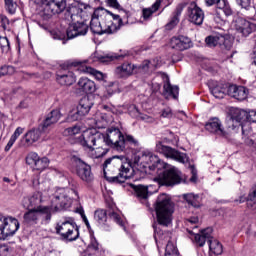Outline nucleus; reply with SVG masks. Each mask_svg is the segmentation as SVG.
Instances as JSON below:
<instances>
[{
	"label": "nucleus",
	"mask_w": 256,
	"mask_h": 256,
	"mask_svg": "<svg viewBox=\"0 0 256 256\" xmlns=\"http://www.w3.org/2000/svg\"><path fill=\"white\" fill-rule=\"evenodd\" d=\"M71 162L75 167L76 175L81 181H85L86 183L93 181V172H91V166L89 164L79 158V156H72Z\"/></svg>",
	"instance_id": "1a4fd4ad"
},
{
	"label": "nucleus",
	"mask_w": 256,
	"mask_h": 256,
	"mask_svg": "<svg viewBox=\"0 0 256 256\" xmlns=\"http://www.w3.org/2000/svg\"><path fill=\"white\" fill-rule=\"evenodd\" d=\"M156 219L158 225L169 227L173 221V203L167 194H160L155 203Z\"/></svg>",
	"instance_id": "20e7f679"
},
{
	"label": "nucleus",
	"mask_w": 256,
	"mask_h": 256,
	"mask_svg": "<svg viewBox=\"0 0 256 256\" xmlns=\"http://www.w3.org/2000/svg\"><path fill=\"white\" fill-rule=\"evenodd\" d=\"M73 203L71 197L67 195V192L63 188H59L53 194L52 197V207L54 211H63L64 209H69Z\"/></svg>",
	"instance_id": "f8f14e48"
},
{
	"label": "nucleus",
	"mask_w": 256,
	"mask_h": 256,
	"mask_svg": "<svg viewBox=\"0 0 256 256\" xmlns=\"http://www.w3.org/2000/svg\"><path fill=\"white\" fill-rule=\"evenodd\" d=\"M43 201V196L41 192H35L30 197H25L23 199V205L26 209H35V207H41V202Z\"/></svg>",
	"instance_id": "c756f323"
},
{
	"label": "nucleus",
	"mask_w": 256,
	"mask_h": 256,
	"mask_svg": "<svg viewBox=\"0 0 256 256\" xmlns=\"http://www.w3.org/2000/svg\"><path fill=\"white\" fill-rule=\"evenodd\" d=\"M94 103L89 96H84L76 109H73L68 114V121H79L85 117V115H88L91 111V107H93Z\"/></svg>",
	"instance_id": "6e6552de"
},
{
	"label": "nucleus",
	"mask_w": 256,
	"mask_h": 256,
	"mask_svg": "<svg viewBox=\"0 0 256 256\" xmlns=\"http://www.w3.org/2000/svg\"><path fill=\"white\" fill-rule=\"evenodd\" d=\"M165 256H179V250H177L175 242L168 241L165 249Z\"/></svg>",
	"instance_id": "49530a36"
},
{
	"label": "nucleus",
	"mask_w": 256,
	"mask_h": 256,
	"mask_svg": "<svg viewBox=\"0 0 256 256\" xmlns=\"http://www.w3.org/2000/svg\"><path fill=\"white\" fill-rule=\"evenodd\" d=\"M228 95L237 99V101H245L249 97V89L245 86L229 85L228 86Z\"/></svg>",
	"instance_id": "a878e982"
},
{
	"label": "nucleus",
	"mask_w": 256,
	"mask_h": 256,
	"mask_svg": "<svg viewBox=\"0 0 256 256\" xmlns=\"http://www.w3.org/2000/svg\"><path fill=\"white\" fill-rule=\"evenodd\" d=\"M67 9V0H47L44 11L48 15H59Z\"/></svg>",
	"instance_id": "5701e85b"
},
{
	"label": "nucleus",
	"mask_w": 256,
	"mask_h": 256,
	"mask_svg": "<svg viewBox=\"0 0 256 256\" xmlns=\"http://www.w3.org/2000/svg\"><path fill=\"white\" fill-rule=\"evenodd\" d=\"M59 119H61V111L52 110L50 113L47 114L43 122L40 124L42 131L49 134V128L53 127L55 123H58Z\"/></svg>",
	"instance_id": "393cba45"
},
{
	"label": "nucleus",
	"mask_w": 256,
	"mask_h": 256,
	"mask_svg": "<svg viewBox=\"0 0 256 256\" xmlns=\"http://www.w3.org/2000/svg\"><path fill=\"white\" fill-rule=\"evenodd\" d=\"M131 187L134 191V195L141 201V203H145L146 207H149V202H147V199H149V195H151V192H149V186L146 185H135L131 184Z\"/></svg>",
	"instance_id": "cd10ccee"
},
{
	"label": "nucleus",
	"mask_w": 256,
	"mask_h": 256,
	"mask_svg": "<svg viewBox=\"0 0 256 256\" xmlns=\"http://www.w3.org/2000/svg\"><path fill=\"white\" fill-rule=\"evenodd\" d=\"M229 128L232 131H239V127L242 129V135H245V125L247 124V110L236 108L228 121Z\"/></svg>",
	"instance_id": "ddd939ff"
},
{
	"label": "nucleus",
	"mask_w": 256,
	"mask_h": 256,
	"mask_svg": "<svg viewBox=\"0 0 256 256\" xmlns=\"http://www.w3.org/2000/svg\"><path fill=\"white\" fill-rule=\"evenodd\" d=\"M149 65H151V61L144 60L141 65L137 66L136 71H149Z\"/></svg>",
	"instance_id": "4d7b16f0"
},
{
	"label": "nucleus",
	"mask_w": 256,
	"mask_h": 256,
	"mask_svg": "<svg viewBox=\"0 0 256 256\" xmlns=\"http://www.w3.org/2000/svg\"><path fill=\"white\" fill-rule=\"evenodd\" d=\"M160 7H161V0H156L155 3L151 5V7L143 8L142 9L143 21H151V19H153V14L157 13Z\"/></svg>",
	"instance_id": "72a5a7b5"
},
{
	"label": "nucleus",
	"mask_w": 256,
	"mask_h": 256,
	"mask_svg": "<svg viewBox=\"0 0 256 256\" xmlns=\"http://www.w3.org/2000/svg\"><path fill=\"white\" fill-rule=\"evenodd\" d=\"M208 245L211 253H214V255L223 254V244H221V242L218 240L210 238Z\"/></svg>",
	"instance_id": "79ce46f5"
},
{
	"label": "nucleus",
	"mask_w": 256,
	"mask_h": 256,
	"mask_svg": "<svg viewBox=\"0 0 256 256\" xmlns=\"http://www.w3.org/2000/svg\"><path fill=\"white\" fill-rule=\"evenodd\" d=\"M211 93L213 97L216 99H223L225 95H229V86L222 85V86H216L211 90Z\"/></svg>",
	"instance_id": "a19ab883"
},
{
	"label": "nucleus",
	"mask_w": 256,
	"mask_h": 256,
	"mask_svg": "<svg viewBox=\"0 0 256 256\" xmlns=\"http://www.w3.org/2000/svg\"><path fill=\"white\" fill-rule=\"evenodd\" d=\"M205 3L207 7H211L216 3L218 9H220V11H223L226 17L233 15V10H231V6H229V2H227V0H205Z\"/></svg>",
	"instance_id": "7c9ffc66"
},
{
	"label": "nucleus",
	"mask_w": 256,
	"mask_h": 256,
	"mask_svg": "<svg viewBox=\"0 0 256 256\" xmlns=\"http://www.w3.org/2000/svg\"><path fill=\"white\" fill-rule=\"evenodd\" d=\"M187 15L190 23H193L194 25H203L205 13L199 6H197V3L192 2L189 4Z\"/></svg>",
	"instance_id": "a211bd4d"
},
{
	"label": "nucleus",
	"mask_w": 256,
	"mask_h": 256,
	"mask_svg": "<svg viewBox=\"0 0 256 256\" xmlns=\"http://www.w3.org/2000/svg\"><path fill=\"white\" fill-rule=\"evenodd\" d=\"M88 26L85 22L78 20L69 25L66 35L68 39H75V37H81V35H87Z\"/></svg>",
	"instance_id": "6ab92c4d"
},
{
	"label": "nucleus",
	"mask_w": 256,
	"mask_h": 256,
	"mask_svg": "<svg viewBox=\"0 0 256 256\" xmlns=\"http://www.w3.org/2000/svg\"><path fill=\"white\" fill-rule=\"evenodd\" d=\"M78 87L84 93H95V91H97L95 82L89 78H80L78 81Z\"/></svg>",
	"instance_id": "473e14b6"
},
{
	"label": "nucleus",
	"mask_w": 256,
	"mask_h": 256,
	"mask_svg": "<svg viewBox=\"0 0 256 256\" xmlns=\"http://www.w3.org/2000/svg\"><path fill=\"white\" fill-rule=\"evenodd\" d=\"M141 163H143L144 169L150 175H157L154 178V181L160 185H165L166 187H173V185H179L183 178H181V172L175 168H169V164L165 163L163 160L159 159V157L153 152L149 150H145L142 152V156L140 157Z\"/></svg>",
	"instance_id": "f257e3e1"
},
{
	"label": "nucleus",
	"mask_w": 256,
	"mask_h": 256,
	"mask_svg": "<svg viewBox=\"0 0 256 256\" xmlns=\"http://www.w3.org/2000/svg\"><path fill=\"white\" fill-rule=\"evenodd\" d=\"M19 227V220L0 213V239L13 237V235L19 231Z\"/></svg>",
	"instance_id": "0eeeda50"
},
{
	"label": "nucleus",
	"mask_w": 256,
	"mask_h": 256,
	"mask_svg": "<svg viewBox=\"0 0 256 256\" xmlns=\"http://www.w3.org/2000/svg\"><path fill=\"white\" fill-rule=\"evenodd\" d=\"M97 9L94 10L90 21V30L96 35H103V29L101 28V16H97Z\"/></svg>",
	"instance_id": "f704fd0d"
},
{
	"label": "nucleus",
	"mask_w": 256,
	"mask_h": 256,
	"mask_svg": "<svg viewBox=\"0 0 256 256\" xmlns=\"http://www.w3.org/2000/svg\"><path fill=\"white\" fill-rule=\"evenodd\" d=\"M123 18H121V16L119 15H115L113 13L110 12L111 15V21H118V25H123V21L124 23H129V17H131V12L127 11V10H122Z\"/></svg>",
	"instance_id": "37998d69"
},
{
	"label": "nucleus",
	"mask_w": 256,
	"mask_h": 256,
	"mask_svg": "<svg viewBox=\"0 0 256 256\" xmlns=\"http://www.w3.org/2000/svg\"><path fill=\"white\" fill-rule=\"evenodd\" d=\"M118 131L120 133V141L122 142V148L121 149H114L115 151H118L119 153H123L125 149H127V145H133V147H139V140L135 139L132 135H123V132L117 127H110V131Z\"/></svg>",
	"instance_id": "bb28decb"
},
{
	"label": "nucleus",
	"mask_w": 256,
	"mask_h": 256,
	"mask_svg": "<svg viewBox=\"0 0 256 256\" xmlns=\"http://www.w3.org/2000/svg\"><path fill=\"white\" fill-rule=\"evenodd\" d=\"M5 9L10 15H15L17 11V3L14 0H4Z\"/></svg>",
	"instance_id": "09e8293b"
},
{
	"label": "nucleus",
	"mask_w": 256,
	"mask_h": 256,
	"mask_svg": "<svg viewBox=\"0 0 256 256\" xmlns=\"http://www.w3.org/2000/svg\"><path fill=\"white\" fill-rule=\"evenodd\" d=\"M183 13V7H177L176 13L171 17L169 22L165 25L166 31H171L172 29H175L177 25L179 24V16Z\"/></svg>",
	"instance_id": "58836bf2"
},
{
	"label": "nucleus",
	"mask_w": 256,
	"mask_h": 256,
	"mask_svg": "<svg viewBox=\"0 0 256 256\" xmlns=\"http://www.w3.org/2000/svg\"><path fill=\"white\" fill-rule=\"evenodd\" d=\"M41 217L46 219V221H51V209L47 206L30 208L29 211L24 214V221L26 223H37Z\"/></svg>",
	"instance_id": "9b49d317"
},
{
	"label": "nucleus",
	"mask_w": 256,
	"mask_h": 256,
	"mask_svg": "<svg viewBox=\"0 0 256 256\" xmlns=\"http://www.w3.org/2000/svg\"><path fill=\"white\" fill-rule=\"evenodd\" d=\"M170 47L176 51H187L193 47V42L187 36H174L170 40Z\"/></svg>",
	"instance_id": "4be33fe9"
},
{
	"label": "nucleus",
	"mask_w": 256,
	"mask_h": 256,
	"mask_svg": "<svg viewBox=\"0 0 256 256\" xmlns=\"http://www.w3.org/2000/svg\"><path fill=\"white\" fill-rule=\"evenodd\" d=\"M89 247L90 249H93V251H99V242L95 239H92Z\"/></svg>",
	"instance_id": "69168bd1"
},
{
	"label": "nucleus",
	"mask_w": 256,
	"mask_h": 256,
	"mask_svg": "<svg viewBox=\"0 0 256 256\" xmlns=\"http://www.w3.org/2000/svg\"><path fill=\"white\" fill-rule=\"evenodd\" d=\"M103 171L104 177L112 183H125L135 173L131 162L125 156H113L105 160Z\"/></svg>",
	"instance_id": "7ed1b4c3"
},
{
	"label": "nucleus",
	"mask_w": 256,
	"mask_h": 256,
	"mask_svg": "<svg viewBox=\"0 0 256 256\" xmlns=\"http://www.w3.org/2000/svg\"><path fill=\"white\" fill-rule=\"evenodd\" d=\"M121 133L118 130L108 128L106 134L95 130H86L79 138L80 145L85 149H93V147L110 146L111 149H123L121 142Z\"/></svg>",
	"instance_id": "f03ea898"
},
{
	"label": "nucleus",
	"mask_w": 256,
	"mask_h": 256,
	"mask_svg": "<svg viewBox=\"0 0 256 256\" xmlns=\"http://www.w3.org/2000/svg\"><path fill=\"white\" fill-rule=\"evenodd\" d=\"M163 235L165 234L163 233L161 228L159 226H154V239L156 243H158L159 240L163 239Z\"/></svg>",
	"instance_id": "5fc2aeb1"
},
{
	"label": "nucleus",
	"mask_w": 256,
	"mask_h": 256,
	"mask_svg": "<svg viewBox=\"0 0 256 256\" xmlns=\"http://www.w3.org/2000/svg\"><path fill=\"white\" fill-rule=\"evenodd\" d=\"M156 151L164 155V157H167V159H173L174 161H178V163H187L189 161L187 154L179 152V150L170 146H166L163 142L156 144Z\"/></svg>",
	"instance_id": "9d476101"
},
{
	"label": "nucleus",
	"mask_w": 256,
	"mask_h": 256,
	"mask_svg": "<svg viewBox=\"0 0 256 256\" xmlns=\"http://www.w3.org/2000/svg\"><path fill=\"white\" fill-rule=\"evenodd\" d=\"M55 231L62 241L71 242L79 239V228L75 223V219L71 217H64L59 220L56 224Z\"/></svg>",
	"instance_id": "39448f33"
},
{
	"label": "nucleus",
	"mask_w": 256,
	"mask_h": 256,
	"mask_svg": "<svg viewBox=\"0 0 256 256\" xmlns=\"http://www.w3.org/2000/svg\"><path fill=\"white\" fill-rule=\"evenodd\" d=\"M190 171L192 173V177L190 178V181H192V183H195V181H197V169L191 166Z\"/></svg>",
	"instance_id": "774afa93"
},
{
	"label": "nucleus",
	"mask_w": 256,
	"mask_h": 256,
	"mask_svg": "<svg viewBox=\"0 0 256 256\" xmlns=\"http://www.w3.org/2000/svg\"><path fill=\"white\" fill-rule=\"evenodd\" d=\"M15 73V67L13 66H2L0 68V77H5V75H13Z\"/></svg>",
	"instance_id": "603ef678"
},
{
	"label": "nucleus",
	"mask_w": 256,
	"mask_h": 256,
	"mask_svg": "<svg viewBox=\"0 0 256 256\" xmlns=\"http://www.w3.org/2000/svg\"><path fill=\"white\" fill-rule=\"evenodd\" d=\"M24 131H25L24 128L17 127L14 133L12 134L11 138L14 139V141H17V139H19V136L23 135Z\"/></svg>",
	"instance_id": "680f3d73"
},
{
	"label": "nucleus",
	"mask_w": 256,
	"mask_h": 256,
	"mask_svg": "<svg viewBox=\"0 0 256 256\" xmlns=\"http://www.w3.org/2000/svg\"><path fill=\"white\" fill-rule=\"evenodd\" d=\"M206 131L216 135V137H222L223 139L229 138V132L225 131L223 128V124H221V120L219 118L210 119L205 125Z\"/></svg>",
	"instance_id": "f3484780"
},
{
	"label": "nucleus",
	"mask_w": 256,
	"mask_h": 256,
	"mask_svg": "<svg viewBox=\"0 0 256 256\" xmlns=\"http://www.w3.org/2000/svg\"><path fill=\"white\" fill-rule=\"evenodd\" d=\"M0 256H9V247L0 245Z\"/></svg>",
	"instance_id": "338daca9"
},
{
	"label": "nucleus",
	"mask_w": 256,
	"mask_h": 256,
	"mask_svg": "<svg viewBox=\"0 0 256 256\" xmlns=\"http://www.w3.org/2000/svg\"><path fill=\"white\" fill-rule=\"evenodd\" d=\"M39 160V154L36 152H30L26 156V164L32 167V169L35 167L37 161Z\"/></svg>",
	"instance_id": "de8ad7c7"
},
{
	"label": "nucleus",
	"mask_w": 256,
	"mask_h": 256,
	"mask_svg": "<svg viewBox=\"0 0 256 256\" xmlns=\"http://www.w3.org/2000/svg\"><path fill=\"white\" fill-rule=\"evenodd\" d=\"M51 37L54 39H58L59 41H63L65 39V34L61 33L60 31L53 30L50 32Z\"/></svg>",
	"instance_id": "13d9d810"
},
{
	"label": "nucleus",
	"mask_w": 256,
	"mask_h": 256,
	"mask_svg": "<svg viewBox=\"0 0 256 256\" xmlns=\"http://www.w3.org/2000/svg\"><path fill=\"white\" fill-rule=\"evenodd\" d=\"M183 199L186 201V203L190 207H193L194 209H199V207H201V198L199 197V194H195V193L184 194Z\"/></svg>",
	"instance_id": "4c0bfd02"
},
{
	"label": "nucleus",
	"mask_w": 256,
	"mask_h": 256,
	"mask_svg": "<svg viewBox=\"0 0 256 256\" xmlns=\"http://www.w3.org/2000/svg\"><path fill=\"white\" fill-rule=\"evenodd\" d=\"M79 133H81V127L79 126L69 127L64 130V135L69 137H73V135H79Z\"/></svg>",
	"instance_id": "3c124183"
},
{
	"label": "nucleus",
	"mask_w": 256,
	"mask_h": 256,
	"mask_svg": "<svg viewBox=\"0 0 256 256\" xmlns=\"http://www.w3.org/2000/svg\"><path fill=\"white\" fill-rule=\"evenodd\" d=\"M95 15L101 19L102 35H105V33L111 35L115 31V25H113V21L111 20V12L104 8H97Z\"/></svg>",
	"instance_id": "dca6fc26"
},
{
	"label": "nucleus",
	"mask_w": 256,
	"mask_h": 256,
	"mask_svg": "<svg viewBox=\"0 0 256 256\" xmlns=\"http://www.w3.org/2000/svg\"><path fill=\"white\" fill-rule=\"evenodd\" d=\"M163 89V95L166 99H170V97H172V99H178L179 86H173L171 85V82L167 81L166 83H164Z\"/></svg>",
	"instance_id": "c9c22d12"
},
{
	"label": "nucleus",
	"mask_w": 256,
	"mask_h": 256,
	"mask_svg": "<svg viewBox=\"0 0 256 256\" xmlns=\"http://www.w3.org/2000/svg\"><path fill=\"white\" fill-rule=\"evenodd\" d=\"M94 221L102 231H111V224L107 220V211L104 209H98L94 213Z\"/></svg>",
	"instance_id": "c85d7f7f"
},
{
	"label": "nucleus",
	"mask_w": 256,
	"mask_h": 256,
	"mask_svg": "<svg viewBox=\"0 0 256 256\" xmlns=\"http://www.w3.org/2000/svg\"><path fill=\"white\" fill-rule=\"evenodd\" d=\"M160 116L164 119H171L173 118V110H171L169 107L164 108L162 109Z\"/></svg>",
	"instance_id": "6e6d98bb"
},
{
	"label": "nucleus",
	"mask_w": 256,
	"mask_h": 256,
	"mask_svg": "<svg viewBox=\"0 0 256 256\" xmlns=\"http://www.w3.org/2000/svg\"><path fill=\"white\" fill-rule=\"evenodd\" d=\"M49 167V158L47 157H39L36 161V165H34L35 171H45Z\"/></svg>",
	"instance_id": "a18cd8bd"
},
{
	"label": "nucleus",
	"mask_w": 256,
	"mask_h": 256,
	"mask_svg": "<svg viewBox=\"0 0 256 256\" xmlns=\"http://www.w3.org/2000/svg\"><path fill=\"white\" fill-rule=\"evenodd\" d=\"M109 145L107 144H102V146H96V148H91L89 151L90 157L92 159H100V157H105L107 153L109 152Z\"/></svg>",
	"instance_id": "e433bc0d"
},
{
	"label": "nucleus",
	"mask_w": 256,
	"mask_h": 256,
	"mask_svg": "<svg viewBox=\"0 0 256 256\" xmlns=\"http://www.w3.org/2000/svg\"><path fill=\"white\" fill-rule=\"evenodd\" d=\"M205 41L209 47H219L221 51H231L233 47V41L221 34L208 36Z\"/></svg>",
	"instance_id": "4468645a"
},
{
	"label": "nucleus",
	"mask_w": 256,
	"mask_h": 256,
	"mask_svg": "<svg viewBox=\"0 0 256 256\" xmlns=\"http://www.w3.org/2000/svg\"><path fill=\"white\" fill-rule=\"evenodd\" d=\"M79 213H80L82 221H84L87 229H91V224H89V220L87 219V216L85 215V211L84 210H80Z\"/></svg>",
	"instance_id": "0e129e2a"
},
{
	"label": "nucleus",
	"mask_w": 256,
	"mask_h": 256,
	"mask_svg": "<svg viewBox=\"0 0 256 256\" xmlns=\"http://www.w3.org/2000/svg\"><path fill=\"white\" fill-rule=\"evenodd\" d=\"M114 93H119V82H111L106 88V94L103 95L104 99H109Z\"/></svg>",
	"instance_id": "c03bdc74"
},
{
	"label": "nucleus",
	"mask_w": 256,
	"mask_h": 256,
	"mask_svg": "<svg viewBox=\"0 0 256 256\" xmlns=\"http://www.w3.org/2000/svg\"><path fill=\"white\" fill-rule=\"evenodd\" d=\"M56 81L59 85L69 87L76 81L75 73L69 69L61 68L56 72Z\"/></svg>",
	"instance_id": "412c9836"
},
{
	"label": "nucleus",
	"mask_w": 256,
	"mask_h": 256,
	"mask_svg": "<svg viewBox=\"0 0 256 256\" xmlns=\"http://www.w3.org/2000/svg\"><path fill=\"white\" fill-rule=\"evenodd\" d=\"M110 219L114 220L115 223H117L118 225H120L121 227H123V221H121V216L115 212H112L110 214Z\"/></svg>",
	"instance_id": "e2e57ef3"
},
{
	"label": "nucleus",
	"mask_w": 256,
	"mask_h": 256,
	"mask_svg": "<svg viewBox=\"0 0 256 256\" xmlns=\"http://www.w3.org/2000/svg\"><path fill=\"white\" fill-rule=\"evenodd\" d=\"M41 139L42 141H49V139H51V136H49L47 132H44L41 126L38 128H32L24 135L25 145L27 147H31L33 143H37V141Z\"/></svg>",
	"instance_id": "2eb2a0df"
},
{
	"label": "nucleus",
	"mask_w": 256,
	"mask_h": 256,
	"mask_svg": "<svg viewBox=\"0 0 256 256\" xmlns=\"http://www.w3.org/2000/svg\"><path fill=\"white\" fill-rule=\"evenodd\" d=\"M68 17L71 18V21L74 23L76 21H81V17L83 16V9L79 8V6H70L67 10Z\"/></svg>",
	"instance_id": "ea45409f"
},
{
	"label": "nucleus",
	"mask_w": 256,
	"mask_h": 256,
	"mask_svg": "<svg viewBox=\"0 0 256 256\" xmlns=\"http://www.w3.org/2000/svg\"><path fill=\"white\" fill-rule=\"evenodd\" d=\"M106 5L112 7V9H121V4H119V1L117 0H106Z\"/></svg>",
	"instance_id": "052dcab7"
},
{
	"label": "nucleus",
	"mask_w": 256,
	"mask_h": 256,
	"mask_svg": "<svg viewBox=\"0 0 256 256\" xmlns=\"http://www.w3.org/2000/svg\"><path fill=\"white\" fill-rule=\"evenodd\" d=\"M236 3L242 7V9H249V7H251V0H236Z\"/></svg>",
	"instance_id": "bf43d9fd"
},
{
	"label": "nucleus",
	"mask_w": 256,
	"mask_h": 256,
	"mask_svg": "<svg viewBox=\"0 0 256 256\" xmlns=\"http://www.w3.org/2000/svg\"><path fill=\"white\" fill-rule=\"evenodd\" d=\"M134 73H137V65L130 62H124L114 70V74L118 79H129Z\"/></svg>",
	"instance_id": "aec40b11"
},
{
	"label": "nucleus",
	"mask_w": 256,
	"mask_h": 256,
	"mask_svg": "<svg viewBox=\"0 0 256 256\" xmlns=\"http://www.w3.org/2000/svg\"><path fill=\"white\" fill-rule=\"evenodd\" d=\"M255 28L256 25L254 23H251L244 18H238L235 22L236 31L241 33L243 37H249Z\"/></svg>",
	"instance_id": "b1692460"
},
{
	"label": "nucleus",
	"mask_w": 256,
	"mask_h": 256,
	"mask_svg": "<svg viewBox=\"0 0 256 256\" xmlns=\"http://www.w3.org/2000/svg\"><path fill=\"white\" fill-rule=\"evenodd\" d=\"M246 123H256V111L247 110Z\"/></svg>",
	"instance_id": "864d4df0"
},
{
	"label": "nucleus",
	"mask_w": 256,
	"mask_h": 256,
	"mask_svg": "<svg viewBox=\"0 0 256 256\" xmlns=\"http://www.w3.org/2000/svg\"><path fill=\"white\" fill-rule=\"evenodd\" d=\"M211 233H213V229L211 228H206L200 233L195 234L194 236V241L198 247H204L205 243L208 241H211Z\"/></svg>",
	"instance_id": "2f4dec72"
},
{
	"label": "nucleus",
	"mask_w": 256,
	"mask_h": 256,
	"mask_svg": "<svg viewBox=\"0 0 256 256\" xmlns=\"http://www.w3.org/2000/svg\"><path fill=\"white\" fill-rule=\"evenodd\" d=\"M0 49L2 53H9L11 49V45L9 43V39L7 37L0 36Z\"/></svg>",
	"instance_id": "8fccbe9b"
},
{
	"label": "nucleus",
	"mask_w": 256,
	"mask_h": 256,
	"mask_svg": "<svg viewBox=\"0 0 256 256\" xmlns=\"http://www.w3.org/2000/svg\"><path fill=\"white\" fill-rule=\"evenodd\" d=\"M97 61H107V57L97 56V53H94L88 60L74 61L71 63V65L72 67H78V71L81 73L92 75V77H94L97 81H105V79H107V74L93 67L83 65L84 63H95Z\"/></svg>",
	"instance_id": "423d86ee"
}]
</instances>
